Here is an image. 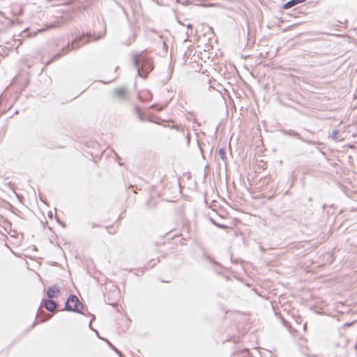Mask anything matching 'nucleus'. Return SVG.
I'll use <instances>...</instances> for the list:
<instances>
[{"instance_id": "obj_1", "label": "nucleus", "mask_w": 357, "mask_h": 357, "mask_svg": "<svg viewBox=\"0 0 357 357\" xmlns=\"http://www.w3.org/2000/svg\"><path fill=\"white\" fill-rule=\"evenodd\" d=\"M132 61L138 75L142 77H146L153 68L151 60L142 53L134 55Z\"/></svg>"}, {"instance_id": "obj_2", "label": "nucleus", "mask_w": 357, "mask_h": 357, "mask_svg": "<svg viewBox=\"0 0 357 357\" xmlns=\"http://www.w3.org/2000/svg\"><path fill=\"white\" fill-rule=\"evenodd\" d=\"M82 308V305L76 296H70L66 303V310L68 311H73L79 314H83L79 307Z\"/></svg>"}, {"instance_id": "obj_3", "label": "nucleus", "mask_w": 357, "mask_h": 357, "mask_svg": "<svg viewBox=\"0 0 357 357\" xmlns=\"http://www.w3.org/2000/svg\"><path fill=\"white\" fill-rule=\"evenodd\" d=\"M128 93L126 88L119 87L113 91L112 98L117 100H123L127 99Z\"/></svg>"}, {"instance_id": "obj_4", "label": "nucleus", "mask_w": 357, "mask_h": 357, "mask_svg": "<svg viewBox=\"0 0 357 357\" xmlns=\"http://www.w3.org/2000/svg\"><path fill=\"white\" fill-rule=\"evenodd\" d=\"M91 35H88L87 34L86 36H82V38H80L79 39H75L72 43L70 49L73 50V49L77 48L79 46V45H77V43H81L82 44L87 43L88 40H89V38L91 37Z\"/></svg>"}, {"instance_id": "obj_5", "label": "nucleus", "mask_w": 357, "mask_h": 357, "mask_svg": "<svg viewBox=\"0 0 357 357\" xmlns=\"http://www.w3.org/2000/svg\"><path fill=\"white\" fill-rule=\"evenodd\" d=\"M43 303H44L45 307L48 311H50V312H52L53 310H54V309L56 307V303L51 300H44Z\"/></svg>"}, {"instance_id": "obj_6", "label": "nucleus", "mask_w": 357, "mask_h": 357, "mask_svg": "<svg viewBox=\"0 0 357 357\" xmlns=\"http://www.w3.org/2000/svg\"><path fill=\"white\" fill-rule=\"evenodd\" d=\"M58 292H59V289L56 286L53 285L48 288L47 291V296L49 298H52L55 294Z\"/></svg>"}, {"instance_id": "obj_7", "label": "nucleus", "mask_w": 357, "mask_h": 357, "mask_svg": "<svg viewBox=\"0 0 357 357\" xmlns=\"http://www.w3.org/2000/svg\"><path fill=\"white\" fill-rule=\"evenodd\" d=\"M305 0H291L289 1H288L287 3H286L284 5V8L285 9H287V8H289L292 6H294L295 5L298 4V3H303L304 2Z\"/></svg>"}, {"instance_id": "obj_8", "label": "nucleus", "mask_w": 357, "mask_h": 357, "mask_svg": "<svg viewBox=\"0 0 357 357\" xmlns=\"http://www.w3.org/2000/svg\"><path fill=\"white\" fill-rule=\"evenodd\" d=\"M331 138L334 140H336V141H341L343 139V137H341L340 135H339V132L337 130H334L333 132H332V134H331Z\"/></svg>"}, {"instance_id": "obj_9", "label": "nucleus", "mask_w": 357, "mask_h": 357, "mask_svg": "<svg viewBox=\"0 0 357 357\" xmlns=\"http://www.w3.org/2000/svg\"><path fill=\"white\" fill-rule=\"evenodd\" d=\"M107 343L114 351H115L117 354L121 355L120 351L116 348H115L109 342L107 341Z\"/></svg>"}, {"instance_id": "obj_10", "label": "nucleus", "mask_w": 357, "mask_h": 357, "mask_svg": "<svg viewBox=\"0 0 357 357\" xmlns=\"http://www.w3.org/2000/svg\"><path fill=\"white\" fill-rule=\"evenodd\" d=\"M219 155L223 159L225 157V151L223 149H220L219 151Z\"/></svg>"}, {"instance_id": "obj_11", "label": "nucleus", "mask_w": 357, "mask_h": 357, "mask_svg": "<svg viewBox=\"0 0 357 357\" xmlns=\"http://www.w3.org/2000/svg\"><path fill=\"white\" fill-rule=\"evenodd\" d=\"M152 107H154V108H156L158 110H161L162 109L163 107L162 106H158V105H153L151 106Z\"/></svg>"}, {"instance_id": "obj_12", "label": "nucleus", "mask_w": 357, "mask_h": 357, "mask_svg": "<svg viewBox=\"0 0 357 357\" xmlns=\"http://www.w3.org/2000/svg\"><path fill=\"white\" fill-rule=\"evenodd\" d=\"M68 49H69V46H68L66 48H64V49L63 50V51H66V52H65V53H66V52L68 51Z\"/></svg>"}, {"instance_id": "obj_13", "label": "nucleus", "mask_w": 357, "mask_h": 357, "mask_svg": "<svg viewBox=\"0 0 357 357\" xmlns=\"http://www.w3.org/2000/svg\"><path fill=\"white\" fill-rule=\"evenodd\" d=\"M188 29H192V26L191 24L187 25Z\"/></svg>"}, {"instance_id": "obj_14", "label": "nucleus", "mask_w": 357, "mask_h": 357, "mask_svg": "<svg viewBox=\"0 0 357 357\" xmlns=\"http://www.w3.org/2000/svg\"><path fill=\"white\" fill-rule=\"evenodd\" d=\"M93 40H97L98 38H96L95 36H93Z\"/></svg>"}]
</instances>
